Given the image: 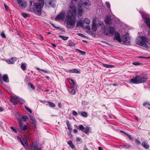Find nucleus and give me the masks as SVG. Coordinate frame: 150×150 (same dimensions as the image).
Wrapping results in <instances>:
<instances>
[{"mask_svg":"<svg viewBox=\"0 0 150 150\" xmlns=\"http://www.w3.org/2000/svg\"><path fill=\"white\" fill-rule=\"evenodd\" d=\"M33 1H30V5L29 7V11L34 12L35 14L40 15L41 14V9L44 4L43 0H39V2L34 3L33 5H32Z\"/></svg>","mask_w":150,"mask_h":150,"instance_id":"obj_1","label":"nucleus"},{"mask_svg":"<svg viewBox=\"0 0 150 150\" xmlns=\"http://www.w3.org/2000/svg\"><path fill=\"white\" fill-rule=\"evenodd\" d=\"M65 21L68 28H72L74 27L76 23L75 16L67 14Z\"/></svg>","mask_w":150,"mask_h":150,"instance_id":"obj_2","label":"nucleus"},{"mask_svg":"<svg viewBox=\"0 0 150 150\" xmlns=\"http://www.w3.org/2000/svg\"><path fill=\"white\" fill-rule=\"evenodd\" d=\"M147 80V77L143 75H138L130 80V83L138 84L145 82Z\"/></svg>","mask_w":150,"mask_h":150,"instance_id":"obj_3","label":"nucleus"},{"mask_svg":"<svg viewBox=\"0 0 150 150\" xmlns=\"http://www.w3.org/2000/svg\"><path fill=\"white\" fill-rule=\"evenodd\" d=\"M148 39L145 36H142L140 37L139 40L137 39V44L138 45L143 46L144 47L148 48L149 46L147 44L148 42Z\"/></svg>","mask_w":150,"mask_h":150,"instance_id":"obj_4","label":"nucleus"},{"mask_svg":"<svg viewBox=\"0 0 150 150\" xmlns=\"http://www.w3.org/2000/svg\"><path fill=\"white\" fill-rule=\"evenodd\" d=\"M26 146V150H42L41 148L38 147V145L36 142H33L30 146L29 145L27 141H25Z\"/></svg>","mask_w":150,"mask_h":150,"instance_id":"obj_5","label":"nucleus"},{"mask_svg":"<svg viewBox=\"0 0 150 150\" xmlns=\"http://www.w3.org/2000/svg\"><path fill=\"white\" fill-rule=\"evenodd\" d=\"M9 100L10 102L13 103L14 105L18 104L17 102L21 104H23L24 102V101L19 97L14 95L10 98Z\"/></svg>","mask_w":150,"mask_h":150,"instance_id":"obj_6","label":"nucleus"},{"mask_svg":"<svg viewBox=\"0 0 150 150\" xmlns=\"http://www.w3.org/2000/svg\"><path fill=\"white\" fill-rule=\"evenodd\" d=\"M101 29L103 30L104 34L107 36L109 35V33L112 35H113L115 31V29L112 27H110L109 30L108 31L106 29V26L104 25L102 26Z\"/></svg>","mask_w":150,"mask_h":150,"instance_id":"obj_7","label":"nucleus"},{"mask_svg":"<svg viewBox=\"0 0 150 150\" xmlns=\"http://www.w3.org/2000/svg\"><path fill=\"white\" fill-rule=\"evenodd\" d=\"M76 9L73 1H71L69 5V12L71 15L76 16Z\"/></svg>","mask_w":150,"mask_h":150,"instance_id":"obj_8","label":"nucleus"},{"mask_svg":"<svg viewBox=\"0 0 150 150\" xmlns=\"http://www.w3.org/2000/svg\"><path fill=\"white\" fill-rule=\"evenodd\" d=\"M17 1L21 9H24L27 7V2L26 0H17Z\"/></svg>","mask_w":150,"mask_h":150,"instance_id":"obj_9","label":"nucleus"},{"mask_svg":"<svg viewBox=\"0 0 150 150\" xmlns=\"http://www.w3.org/2000/svg\"><path fill=\"white\" fill-rule=\"evenodd\" d=\"M141 15L144 19V22L150 29V18L146 17V14L145 13H142Z\"/></svg>","mask_w":150,"mask_h":150,"instance_id":"obj_10","label":"nucleus"},{"mask_svg":"<svg viewBox=\"0 0 150 150\" xmlns=\"http://www.w3.org/2000/svg\"><path fill=\"white\" fill-rule=\"evenodd\" d=\"M78 129L82 132L88 134L89 132L90 128L88 127H85L83 125H80L78 126Z\"/></svg>","mask_w":150,"mask_h":150,"instance_id":"obj_11","label":"nucleus"},{"mask_svg":"<svg viewBox=\"0 0 150 150\" xmlns=\"http://www.w3.org/2000/svg\"><path fill=\"white\" fill-rule=\"evenodd\" d=\"M121 41L123 42L130 43V40L128 34L127 33L122 36Z\"/></svg>","mask_w":150,"mask_h":150,"instance_id":"obj_12","label":"nucleus"},{"mask_svg":"<svg viewBox=\"0 0 150 150\" xmlns=\"http://www.w3.org/2000/svg\"><path fill=\"white\" fill-rule=\"evenodd\" d=\"M66 16V13L64 11H62L55 18L56 21L59 20H60L64 19Z\"/></svg>","mask_w":150,"mask_h":150,"instance_id":"obj_13","label":"nucleus"},{"mask_svg":"<svg viewBox=\"0 0 150 150\" xmlns=\"http://www.w3.org/2000/svg\"><path fill=\"white\" fill-rule=\"evenodd\" d=\"M18 120L19 122L20 127V131H25L27 129V126L25 125H24L23 126V124L21 121V118L18 119Z\"/></svg>","mask_w":150,"mask_h":150,"instance_id":"obj_14","label":"nucleus"},{"mask_svg":"<svg viewBox=\"0 0 150 150\" xmlns=\"http://www.w3.org/2000/svg\"><path fill=\"white\" fill-rule=\"evenodd\" d=\"M81 3L83 6H84L87 9H88L89 8H87L88 6H89L91 5L90 2L89 0H80Z\"/></svg>","mask_w":150,"mask_h":150,"instance_id":"obj_15","label":"nucleus"},{"mask_svg":"<svg viewBox=\"0 0 150 150\" xmlns=\"http://www.w3.org/2000/svg\"><path fill=\"white\" fill-rule=\"evenodd\" d=\"M114 39L115 40H116L119 42H121L120 35L119 33H115Z\"/></svg>","mask_w":150,"mask_h":150,"instance_id":"obj_16","label":"nucleus"},{"mask_svg":"<svg viewBox=\"0 0 150 150\" xmlns=\"http://www.w3.org/2000/svg\"><path fill=\"white\" fill-rule=\"evenodd\" d=\"M30 120L32 121V124L33 125L35 128H36V122L35 118L33 116H30Z\"/></svg>","mask_w":150,"mask_h":150,"instance_id":"obj_17","label":"nucleus"},{"mask_svg":"<svg viewBox=\"0 0 150 150\" xmlns=\"http://www.w3.org/2000/svg\"><path fill=\"white\" fill-rule=\"evenodd\" d=\"M16 58L15 57H12L8 60L7 62L8 64H13L14 63V61H16Z\"/></svg>","mask_w":150,"mask_h":150,"instance_id":"obj_18","label":"nucleus"},{"mask_svg":"<svg viewBox=\"0 0 150 150\" xmlns=\"http://www.w3.org/2000/svg\"><path fill=\"white\" fill-rule=\"evenodd\" d=\"M105 21L106 24L110 25V18L108 16H106L105 17Z\"/></svg>","mask_w":150,"mask_h":150,"instance_id":"obj_19","label":"nucleus"},{"mask_svg":"<svg viewBox=\"0 0 150 150\" xmlns=\"http://www.w3.org/2000/svg\"><path fill=\"white\" fill-rule=\"evenodd\" d=\"M2 78L4 82L6 83H8L9 82L7 74L4 75L3 76Z\"/></svg>","mask_w":150,"mask_h":150,"instance_id":"obj_20","label":"nucleus"},{"mask_svg":"<svg viewBox=\"0 0 150 150\" xmlns=\"http://www.w3.org/2000/svg\"><path fill=\"white\" fill-rule=\"evenodd\" d=\"M83 26V23L81 20L79 21L76 24V28L80 27H82Z\"/></svg>","mask_w":150,"mask_h":150,"instance_id":"obj_21","label":"nucleus"},{"mask_svg":"<svg viewBox=\"0 0 150 150\" xmlns=\"http://www.w3.org/2000/svg\"><path fill=\"white\" fill-rule=\"evenodd\" d=\"M45 103H47V104L49 105L50 107H54L55 106V105L53 103H52L51 102L47 101H45Z\"/></svg>","mask_w":150,"mask_h":150,"instance_id":"obj_22","label":"nucleus"},{"mask_svg":"<svg viewBox=\"0 0 150 150\" xmlns=\"http://www.w3.org/2000/svg\"><path fill=\"white\" fill-rule=\"evenodd\" d=\"M69 72L70 73H75L76 74H80V71L76 69L71 70L69 71Z\"/></svg>","mask_w":150,"mask_h":150,"instance_id":"obj_23","label":"nucleus"},{"mask_svg":"<svg viewBox=\"0 0 150 150\" xmlns=\"http://www.w3.org/2000/svg\"><path fill=\"white\" fill-rule=\"evenodd\" d=\"M78 11L79 14L80 16H81L83 13V10L81 6H80L78 8Z\"/></svg>","mask_w":150,"mask_h":150,"instance_id":"obj_24","label":"nucleus"},{"mask_svg":"<svg viewBox=\"0 0 150 150\" xmlns=\"http://www.w3.org/2000/svg\"><path fill=\"white\" fill-rule=\"evenodd\" d=\"M91 29L94 31H96L97 30L96 27V24L94 23L93 21V24L91 27Z\"/></svg>","mask_w":150,"mask_h":150,"instance_id":"obj_25","label":"nucleus"},{"mask_svg":"<svg viewBox=\"0 0 150 150\" xmlns=\"http://www.w3.org/2000/svg\"><path fill=\"white\" fill-rule=\"evenodd\" d=\"M142 146H143V147L145 149H147L149 148V146L146 143L143 142H142Z\"/></svg>","mask_w":150,"mask_h":150,"instance_id":"obj_26","label":"nucleus"},{"mask_svg":"<svg viewBox=\"0 0 150 150\" xmlns=\"http://www.w3.org/2000/svg\"><path fill=\"white\" fill-rule=\"evenodd\" d=\"M102 65L105 67L107 68H112L114 67L113 65H109L105 63H103L102 64Z\"/></svg>","mask_w":150,"mask_h":150,"instance_id":"obj_27","label":"nucleus"},{"mask_svg":"<svg viewBox=\"0 0 150 150\" xmlns=\"http://www.w3.org/2000/svg\"><path fill=\"white\" fill-rule=\"evenodd\" d=\"M81 114L82 116L85 117H86L88 116L87 113L85 111L81 112Z\"/></svg>","mask_w":150,"mask_h":150,"instance_id":"obj_28","label":"nucleus"},{"mask_svg":"<svg viewBox=\"0 0 150 150\" xmlns=\"http://www.w3.org/2000/svg\"><path fill=\"white\" fill-rule=\"evenodd\" d=\"M26 141H27V140L26 139H25V140L24 141V142H25V144L24 143L23 141L22 140V139L21 138H20L19 139V141L21 142V144L23 145V146L25 147V149H26V146L25 145V141L26 142ZM28 143V142H27Z\"/></svg>","mask_w":150,"mask_h":150,"instance_id":"obj_29","label":"nucleus"},{"mask_svg":"<svg viewBox=\"0 0 150 150\" xmlns=\"http://www.w3.org/2000/svg\"><path fill=\"white\" fill-rule=\"evenodd\" d=\"M68 91L72 94H74L75 93V90L73 89L72 88H71L70 89H69Z\"/></svg>","mask_w":150,"mask_h":150,"instance_id":"obj_30","label":"nucleus"},{"mask_svg":"<svg viewBox=\"0 0 150 150\" xmlns=\"http://www.w3.org/2000/svg\"><path fill=\"white\" fill-rule=\"evenodd\" d=\"M49 4L51 5L53 7H54L55 6V3L53 0L50 1L49 2Z\"/></svg>","mask_w":150,"mask_h":150,"instance_id":"obj_31","label":"nucleus"},{"mask_svg":"<svg viewBox=\"0 0 150 150\" xmlns=\"http://www.w3.org/2000/svg\"><path fill=\"white\" fill-rule=\"evenodd\" d=\"M25 64H24L23 63H21V68L23 71H25V70L26 67V66L25 65Z\"/></svg>","mask_w":150,"mask_h":150,"instance_id":"obj_32","label":"nucleus"},{"mask_svg":"<svg viewBox=\"0 0 150 150\" xmlns=\"http://www.w3.org/2000/svg\"><path fill=\"white\" fill-rule=\"evenodd\" d=\"M83 22L84 23H86L87 24H89L90 23V20L87 18H85L83 20Z\"/></svg>","mask_w":150,"mask_h":150,"instance_id":"obj_33","label":"nucleus"},{"mask_svg":"<svg viewBox=\"0 0 150 150\" xmlns=\"http://www.w3.org/2000/svg\"><path fill=\"white\" fill-rule=\"evenodd\" d=\"M59 37L62 38V39L64 40H66L69 38L68 37H64L63 36L61 35H59Z\"/></svg>","mask_w":150,"mask_h":150,"instance_id":"obj_34","label":"nucleus"},{"mask_svg":"<svg viewBox=\"0 0 150 150\" xmlns=\"http://www.w3.org/2000/svg\"><path fill=\"white\" fill-rule=\"evenodd\" d=\"M4 89L6 90L9 93L10 92H11L10 88L8 86L6 85H4Z\"/></svg>","mask_w":150,"mask_h":150,"instance_id":"obj_35","label":"nucleus"},{"mask_svg":"<svg viewBox=\"0 0 150 150\" xmlns=\"http://www.w3.org/2000/svg\"><path fill=\"white\" fill-rule=\"evenodd\" d=\"M76 50L78 51L80 53L83 55H85L86 54L85 52L81 51L78 49H76Z\"/></svg>","mask_w":150,"mask_h":150,"instance_id":"obj_36","label":"nucleus"},{"mask_svg":"<svg viewBox=\"0 0 150 150\" xmlns=\"http://www.w3.org/2000/svg\"><path fill=\"white\" fill-rule=\"evenodd\" d=\"M120 132H122V133H124V134H125L126 135H127L128 137L129 138V139L131 140H132L133 139V138L132 137L131 135L125 133V132H123V131H120Z\"/></svg>","mask_w":150,"mask_h":150,"instance_id":"obj_37","label":"nucleus"},{"mask_svg":"<svg viewBox=\"0 0 150 150\" xmlns=\"http://www.w3.org/2000/svg\"><path fill=\"white\" fill-rule=\"evenodd\" d=\"M68 81H69L70 83L73 85H74L75 83L74 81L71 79L70 78H69L68 79Z\"/></svg>","mask_w":150,"mask_h":150,"instance_id":"obj_38","label":"nucleus"},{"mask_svg":"<svg viewBox=\"0 0 150 150\" xmlns=\"http://www.w3.org/2000/svg\"><path fill=\"white\" fill-rule=\"evenodd\" d=\"M28 117L26 116L23 115L22 117V119L23 120L24 122L26 121Z\"/></svg>","mask_w":150,"mask_h":150,"instance_id":"obj_39","label":"nucleus"},{"mask_svg":"<svg viewBox=\"0 0 150 150\" xmlns=\"http://www.w3.org/2000/svg\"><path fill=\"white\" fill-rule=\"evenodd\" d=\"M21 15L24 18H26L27 17H29V15L28 14L25 13H22Z\"/></svg>","mask_w":150,"mask_h":150,"instance_id":"obj_40","label":"nucleus"},{"mask_svg":"<svg viewBox=\"0 0 150 150\" xmlns=\"http://www.w3.org/2000/svg\"><path fill=\"white\" fill-rule=\"evenodd\" d=\"M28 86H30V88L33 89L34 90L35 89V87L31 83H29L28 84Z\"/></svg>","mask_w":150,"mask_h":150,"instance_id":"obj_41","label":"nucleus"},{"mask_svg":"<svg viewBox=\"0 0 150 150\" xmlns=\"http://www.w3.org/2000/svg\"><path fill=\"white\" fill-rule=\"evenodd\" d=\"M25 109L28 111L29 112H30V113H31L32 112V111L29 108H28V107H27V106H25Z\"/></svg>","mask_w":150,"mask_h":150,"instance_id":"obj_42","label":"nucleus"},{"mask_svg":"<svg viewBox=\"0 0 150 150\" xmlns=\"http://www.w3.org/2000/svg\"><path fill=\"white\" fill-rule=\"evenodd\" d=\"M72 115L74 116H76L78 115L77 112L74 110H73Z\"/></svg>","mask_w":150,"mask_h":150,"instance_id":"obj_43","label":"nucleus"},{"mask_svg":"<svg viewBox=\"0 0 150 150\" xmlns=\"http://www.w3.org/2000/svg\"><path fill=\"white\" fill-rule=\"evenodd\" d=\"M122 147L124 148H125L126 149H128L130 147H131V146L129 145H124L122 146Z\"/></svg>","mask_w":150,"mask_h":150,"instance_id":"obj_44","label":"nucleus"},{"mask_svg":"<svg viewBox=\"0 0 150 150\" xmlns=\"http://www.w3.org/2000/svg\"><path fill=\"white\" fill-rule=\"evenodd\" d=\"M106 5L108 8L110 9V4L109 2H106Z\"/></svg>","mask_w":150,"mask_h":150,"instance_id":"obj_45","label":"nucleus"},{"mask_svg":"<svg viewBox=\"0 0 150 150\" xmlns=\"http://www.w3.org/2000/svg\"><path fill=\"white\" fill-rule=\"evenodd\" d=\"M133 64L135 65H139L141 64V63L138 62H134L133 63Z\"/></svg>","mask_w":150,"mask_h":150,"instance_id":"obj_46","label":"nucleus"},{"mask_svg":"<svg viewBox=\"0 0 150 150\" xmlns=\"http://www.w3.org/2000/svg\"><path fill=\"white\" fill-rule=\"evenodd\" d=\"M135 142L136 144L137 145L140 144H141L140 142L137 139L135 140Z\"/></svg>","mask_w":150,"mask_h":150,"instance_id":"obj_47","label":"nucleus"},{"mask_svg":"<svg viewBox=\"0 0 150 150\" xmlns=\"http://www.w3.org/2000/svg\"><path fill=\"white\" fill-rule=\"evenodd\" d=\"M76 45V44L72 43V42H69V45L70 46H74Z\"/></svg>","mask_w":150,"mask_h":150,"instance_id":"obj_48","label":"nucleus"},{"mask_svg":"<svg viewBox=\"0 0 150 150\" xmlns=\"http://www.w3.org/2000/svg\"><path fill=\"white\" fill-rule=\"evenodd\" d=\"M41 71L46 73H49V72L48 71L43 69H41Z\"/></svg>","mask_w":150,"mask_h":150,"instance_id":"obj_49","label":"nucleus"},{"mask_svg":"<svg viewBox=\"0 0 150 150\" xmlns=\"http://www.w3.org/2000/svg\"><path fill=\"white\" fill-rule=\"evenodd\" d=\"M98 24L99 26H102L103 25V22H101V21H99L98 22Z\"/></svg>","mask_w":150,"mask_h":150,"instance_id":"obj_50","label":"nucleus"},{"mask_svg":"<svg viewBox=\"0 0 150 150\" xmlns=\"http://www.w3.org/2000/svg\"><path fill=\"white\" fill-rule=\"evenodd\" d=\"M10 128L15 133H16L17 132L16 130L13 127H11Z\"/></svg>","mask_w":150,"mask_h":150,"instance_id":"obj_51","label":"nucleus"},{"mask_svg":"<svg viewBox=\"0 0 150 150\" xmlns=\"http://www.w3.org/2000/svg\"><path fill=\"white\" fill-rule=\"evenodd\" d=\"M1 36H2V37L4 38H6V35L5 34L3 33H1Z\"/></svg>","mask_w":150,"mask_h":150,"instance_id":"obj_52","label":"nucleus"},{"mask_svg":"<svg viewBox=\"0 0 150 150\" xmlns=\"http://www.w3.org/2000/svg\"><path fill=\"white\" fill-rule=\"evenodd\" d=\"M3 83V81H2L1 75L0 74V83L2 84Z\"/></svg>","mask_w":150,"mask_h":150,"instance_id":"obj_53","label":"nucleus"},{"mask_svg":"<svg viewBox=\"0 0 150 150\" xmlns=\"http://www.w3.org/2000/svg\"><path fill=\"white\" fill-rule=\"evenodd\" d=\"M77 35L79 36H81L82 37H84V36L82 34H81V33H78L77 34Z\"/></svg>","mask_w":150,"mask_h":150,"instance_id":"obj_54","label":"nucleus"},{"mask_svg":"<svg viewBox=\"0 0 150 150\" xmlns=\"http://www.w3.org/2000/svg\"><path fill=\"white\" fill-rule=\"evenodd\" d=\"M69 146L72 149H74L75 148V146L73 144Z\"/></svg>","mask_w":150,"mask_h":150,"instance_id":"obj_55","label":"nucleus"},{"mask_svg":"<svg viewBox=\"0 0 150 150\" xmlns=\"http://www.w3.org/2000/svg\"><path fill=\"white\" fill-rule=\"evenodd\" d=\"M86 29H88V30H90V29H91V28H90V26H89V25H87V26H86Z\"/></svg>","mask_w":150,"mask_h":150,"instance_id":"obj_56","label":"nucleus"},{"mask_svg":"<svg viewBox=\"0 0 150 150\" xmlns=\"http://www.w3.org/2000/svg\"><path fill=\"white\" fill-rule=\"evenodd\" d=\"M73 144V143H72V142L71 141H70L68 142V144L69 145V146H70Z\"/></svg>","mask_w":150,"mask_h":150,"instance_id":"obj_57","label":"nucleus"},{"mask_svg":"<svg viewBox=\"0 0 150 150\" xmlns=\"http://www.w3.org/2000/svg\"><path fill=\"white\" fill-rule=\"evenodd\" d=\"M58 106L59 108H61L62 105L60 103H58Z\"/></svg>","mask_w":150,"mask_h":150,"instance_id":"obj_58","label":"nucleus"},{"mask_svg":"<svg viewBox=\"0 0 150 150\" xmlns=\"http://www.w3.org/2000/svg\"><path fill=\"white\" fill-rule=\"evenodd\" d=\"M76 139L77 141H79L81 140V139L79 137H77L76 138Z\"/></svg>","mask_w":150,"mask_h":150,"instance_id":"obj_59","label":"nucleus"},{"mask_svg":"<svg viewBox=\"0 0 150 150\" xmlns=\"http://www.w3.org/2000/svg\"><path fill=\"white\" fill-rule=\"evenodd\" d=\"M146 105H149L150 106V104H149V103L147 102L144 103L143 104V105L144 106H145Z\"/></svg>","mask_w":150,"mask_h":150,"instance_id":"obj_60","label":"nucleus"},{"mask_svg":"<svg viewBox=\"0 0 150 150\" xmlns=\"http://www.w3.org/2000/svg\"><path fill=\"white\" fill-rule=\"evenodd\" d=\"M73 132L74 133H77L78 132V131L75 129L74 130Z\"/></svg>","mask_w":150,"mask_h":150,"instance_id":"obj_61","label":"nucleus"},{"mask_svg":"<svg viewBox=\"0 0 150 150\" xmlns=\"http://www.w3.org/2000/svg\"><path fill=\"white\" fill-rule=\"evenodd\" d=\"M66 124L67 126H69V125H70L68 121H67L66 122Z\"/></svg>","mask_w":150,"mask_h":150,"instance_id":"obj_62","label":"nucleus"},{"mask_svg":"<svg viewBox=\"0 0 150 150\" xmlns=\"http://www.w3.org/2000/svg\"><path fill=\"white\" fill-rule=\"evenodd\" d=\"M84 148L83 150H88V149L86 147L85 145L84 146Z\"/></svg>","mask_w":150,"mask_h":150,"instance_id":"obj_63","label":"nucleus"},{"mask_svg":"<svg viewBox=\"0 0 150 150\" xmlns=\"http://www.w3.org/2000/svg\"><path fill=\"white\" fill-rule=\"evenodd\" d=\"M98 150H103V149L100 146H99L98 147Z\"/></svg>","mask_w":150,"mask_h":150,"instance_id":"obj_64","label":"nucleus"}]
</instances>
